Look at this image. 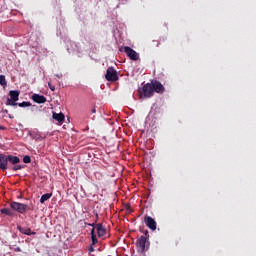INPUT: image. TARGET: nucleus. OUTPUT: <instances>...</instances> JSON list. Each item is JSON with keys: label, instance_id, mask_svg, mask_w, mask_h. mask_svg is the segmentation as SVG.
<instances>
[{"label": "nucleus", "instance_id": "14", "mask_svg": "<svg viewBox=\"0 0 256 256\" xmlns=\"http://www.w3.org/2000/svg\"><path fill=\"white\" fill-rule=\"evenodd\" d=\"M10 99L13 101H19V91L17 90H11L9 92Z\"/></svg>", "mask_w": 256, "mask_h": 256}, {"label": "nucleus", "instance_id": "31", "mask_svg": "<svg viewBox=\"0 0 256 256\" xmlns=\"http://www.w3.org/2000/svg\"><path fill=\"white\" fill-rule=\"evenodd\" d=\"M92 113H97V109L93 108Z\"/></svg>", "mask_w": 256, "mask_h": 256}, {"label": "nucleus", "instance_id": "23", "mask_svg": "<svg viewBox=\"0 0 256 256\" xmlns=\"http://www.w3.org/2000/svg\"><path fill=\"white\" fill-rule=\"evenodd\" d=\"M91 240H92V245H97V243H99V240H97V235L91 236Z\"/></svg>", "mask_w": 256, "mask_h": 256}, {"label": "nucleus", "instance_id": "4", "mask_svg": "<svg viewBox=\"0 0 256 256\" xmlns=\"http://www.w3.org/2000/svg\"><path fill=\"white\" fill-rule=\"evenodd\" d=\"M106 81H110L111 83H115V81H119V76L117 75V70L113 67H108L105 74Z\"/></svg>", "mask_w": 256, "mask_h": 256}, {"label": "nucleus", "instance_id": "3", "mask_svg": "<svg viewBox=\"0 0 256 256\" xmlns=\"http://www.w3.org/2000/svg\"><path fill=\"white\" fill-rule=\"evenodd\" d=\"M141 97H144L145 99H149L155 95V92L153 90V85L151 83H147L142 87V91L140 92Z\"/></svg>", "mask_w": 256, "mask_h": 256}, {"label": "nucleus", "instance_id": "1", "mask_svg": "<svg viewBox=\"0 0 256 256\" xmlns=\"http://www.w3.org/2000/svg\"><path fill=\"white\" fill-rule=\"evenodd\" d=\"M149 245V231H145L144 235L136 241V249L138 253H145L147 251V246Z\"/></svg>", "mask_w": 256, "mask_h": 256}, {"label": "nucleus", "instance_id": "15", "mask_svg": "<svg viewBox=\"0 0 256 256\" xmlns=\"http://www.w3.org/2000/svg\"><path fill=\"white\" fill-rule=\"evenodd\" d=\"M51 197H53V194L52 193H46V194H43L40 198V203H45V201H49V199H51Z\"/></svg>", "mask_w": 256, "mask_h": 256}, {"label": "nucleus", "instance_id": "33", "mask_svg": "<svg viewBox=\"0 0 256 256\" xmlns=\"http://www.w3.org/2000/svg\"><path fill=\"white\" fill-rule=\"evenodd\" d=\"M0 129H5L3 126L0 125Z\"/></svg>", "mask_w": 256, "mask_h": 256}, {"label": "nucleus", "instance_id": "7", "mask_svg": "<svg viewBox=\"0 0 256 256\" xmlns=\"http://www.w3.org/2000/svg\"><path fill=\"white\" fill-rule=\"evenodd\" d=\"M144 223L149 229H151V231H155L157 229V222L151 216H145Z\"/></svg>", "mask_w": 256, "mask_h": 256}, {"label": "nucleus", "instance_id": "13", "mask_svg": "<svg viewBox=\"0 0 256 256\" xmlns=\"http://www.w3.org/2000/svg\"><path fill=\"white\" fill-rule=\"evenodd\" d=\"M0 213H2V215H8V217H13V215H15V212H13L11 208H2Z\"/></svg>", "mask_w": 256, "mask_h": 256}, {"label": "nucleus", "instance_id": "19", "mask_svg": "<svg viewBox=\"0 0 256 256\" xmlns=\"http://www.w3.org/2000/svg\"><path fill=\"white\" fill-rule=\"evenodd\" d=\"M0 85H2V87H6L7 80L5 79V75H0Z\"/></svg>", "mask_w": 256, "mask_h": 256}, {"label": "nucleus", "instance_id": "30", "mask_svg": "<svg viewBox=\"0 0 256 256\" xmlns=\"http://www.w3.org/2000/svg\"><path fill=\"white\" fill-rule=\"evenodd\" d=\"M56 77L58 78V79H61L62 77H63V74H56Z\"/></svg>", "mask_w": 256, "mask_h": 256}, {"label": "nucleus", "instance_id": "10", "mask_svg": "<svg viewBox=\"0 0 256 256\" xmlns=\"http://www.w3.org/2000/svg\"><path fill=\"white\" fill-rule=\"evenodd\" d=\"M96 230L98 237H105L107 235V229L101 223L96 224Z\"/></svg>", "mask_w": 256, "mask_h": 256}, {"label": "nucleus", "instance_id": "28", "mask_svg": "<svg viewBox=\"0 0 256 256\" xmlns=\"http://www.w3.org/2000/svg\"><path fill=\"white\" fill-rule=\"evenodd\" d=\"M94 236H96L95 235V228H92V230H91V237H94Z\"/></svg>", "mask_w": 256, "mask_h": 256}, {"label": "nucleus", "instance_id": "29", "mask_svg": "<svg viewBox=\"0 0 256 256\" xmlns=\"http://www.w3.org/2000/svg\"><path fill=\"white\" fill-rule=\"evenodd\" d=\"M93 251H95V248H93V246H90V247H89V252H90V253H93Z\"/></svg>", "mask_w": 256, "mask_h": 256}, {"label": "nucleus", "instance_id": "32", "mask_svg": "<svg viewBox=\"0 0 256 256\" xmlns=\"http://www.w3.org/2000/svg\"><path fill=\"white\" fill-rule=\"evenodd\" d=\"M17 251H19V252H20V251H21V248H19V247H18V248H17Z\"/></svg>", "mask_w": 256, "mask_h": 256}, {"label": "nucleus", "instance_id": "22", "mask_svg": "<svg viewBox=\"0 0 256 256\" xmlns=\"http://www.w3.org/2000/svg\"><path fill=\"white\" fill-rule=\"evenodd\" d=\"M23 163H31V156H29V155L24 156Z\"/></svg>", "mask_w": 256, "mask_h": 256}, {"label": "nucleus", "instance_id": "8", "mask_svg": "<svg viewBox=\"0 0 256 256\" xmlns=\"http://www.w3.org/2000/svg\"><path fill=\"white\" fill-rule=\"evenodd\" d=\"M0 169L2 171H7V169H11V165H9L7 155L0 154Z\"/></svg>", "mask_w": 256, "mask_h": 256}, {"label": "nucleus", "instance_id": "2", "mask_svg": "<svg viewBox=\"0 0 256 256\" xmlns=\"http://www.w3.org/2000/svg\"><path fill=\"white\" fill-rule=\"evenodd\" d=\"M10 207L13 211H17V213H20L21 215H25L27 211H33L34 209L33 205H27L19 202H11Z\"/></svg>", "mask_w": 256, "mask_h": 256}, {"label": "nucleus", "instance_id": "17", "mask_svg": "<svg viewBox=\"0 0 256 256\" xmlns=\"http://www.w3.org/2000/svg\"><path fill=\"white\" fill-rule=\"evenodd\" d=\"M15 166H10V169L12 171H21V169H23V165L21 164H14Z\"/></svg>", "mask_w": 256, "mask_h": 256}, {"label": "nucleus", "instance_id": "11", "mask_svg": "<svg viewBox=\"0 0 256 256\" xmlns=\"http://www.w3.org/2000/svg\"><path fill=\"white\" fill-rule=\"evenodd\" d=\"M7 159H8V163H10L11 165H18V163H21V159L17 156H13V155H6Z\"/></svg>", "mask_w": 256, "mask_h": 256}, {"label": "nucleus", "instance_id": "6", "mask_svg": "<svg viewBox=\"0 0 256 256\" xmlns=\"http://www.w3.org/2000/svg\"><path fill=\"white\" fill-rule=\"evenodd\" d=\"M150 84L152 85V89L154 93H159V94L165 93V86H163L161 82L157 80H152Z\"/></svg>", "mask_w": 256, "mask_h": 256}, {"label": "nucleus", "instance_id": "18", "mask_svg": "<svg viewBox=\"0 0 256 256\" xmlns=\"http://www.w3.org/2000/svg\"><path fill=\"white\" fill-rule=\"evenodd\" d=\"M6 105H10L11 107H15L18 105L17 100H12L10 98L7 99Z\"/></svg>", "mask_w": 256, "mask_h": 256}, {"label": "nucleus", "instance_id": "20", "mask_svg": "<svg viewBox=\"0 0 256 256\" xmlns=\"http://www.w3.org/2000/svg\"><path fill=\"white\" fill-rule=\"evenodd\" d=\"M18 107H31V102H21L17 104Z\"/></svg>", "mask_w": 256, "mask_h": 256}, {"label": "nucleus", "instance_id": "16", "mask_svg": "<svg viewBox=\"0 0 256 256\" xmlns=\"http://www.w3.org/2000/svg\"><path fill=\"white\" fill-rule=\"evenodd\" d=\"M18 231L20 233H23V235H31V229L30 228H23L21 226H17Z\"/></svg>", "mask_w": 256, "mask_h": 256}, {"label": "nucleus", "instance_id": "12", "mask_svg": "<svg viewBox=\"0 0 256 256\" xmlns=\"http://www.w3.org/2000/svg\"><path fill=\"white\" fill-rule=\"evenodd\" d=\"M53 119H55V121H58V123H63V121H65V114L63 113H53L52 115Z\"/></svg>", "mask_w": 256, "mask_h": 256}, {"label": "nucleus", "instance_id": "21", "mask_svg": "<svg viewBox=\"0 0 256 256\" xmlns=\"http://www.w3.org/2000/svg\"><path fill=\"white\" fill-rule=\"evenodd\" d=\"M95 217H96V220H95V222L94 223H85V225H88V227H95V223H97V219H99V214H95Z\"/></svg>", "mask_w": 256, "mask_h": 256}, {"label": "nucleus", "instance_id": "9", "mask_svg": "<svg viewBox=\"0 0 256 256\" xmlns=\"http://www.w3.org/2000/svg\"><path fill=\"white\" fill-rule=\"evenodd\" d=\"M32 100L34 101V103H38L39 105H41L43 103H47V98H45V96L39 95V94H33Z\"/></svg>", "mask_w": 256, "mask_h": 256}, {"label": "nucleus", "instance_id": "5", "mask_svg": "<svg viewBox=\"0 0 256 256\" xmlns=\"http://www.w3.org/2000/svg\"><path fill=\"white\" fill-rule=\"evenodd\" d=\"M124 53H126L127 57H129L131 61H139V53H137L133 48L125 46Z\"/></svg>", "mask_w": 256, "mask_h": 256}, {"label": "nucleus", "instance_id": "26", "mask_svg": "<svg viewBox=\"0 0 256 256\" xmlns=\"http://www.w3.org/2000/svg\"><path fill=\"white\" fill-rule=\"evenodd\" d=\"M95 177H96V179H99V181H101V179H102V175H101V173H99V172H96L95 173Z\"/></svg>", "mask_w": 256, "mask_h": 256}, {"label": "nucleus", "instance_id": "25", "mask_svg": "<svg viewBox=\"0 0 256 256\" xmlns=\"http://www.w3.org/2000/svg\"><path fill=\"white\" fill-rule=\"evenodd\" d=\"M125 209H126L129 213H133V210L131 209V204H126V205H125Z\"/></svg>", "mask_w": 256, "mask_h": 256}, {"label": "nucleus", "instance_id": "27", "mask_svg": "<svg viewBox=\"0 0 256 256\" xmlns=\"http://www.w3.org/2000/svg\"><path fill=\"white\" fill-rule=\"evenodd\" d=\"M48 87L51 91H55V85L51 84V82L48 83Z\"/></svg>", "mask_w": 256, "mask_h": 256}, {"label": "nucleus", "instance_id": "24", "mask_svg": "<svg viewBox=\"0 0 256 256\" xmlns=\"http://www.w3.org/2000/svg\"><path fill=\"white\" fill-rule=\"evenodd\" d=\"M31 137L34 138L36 141H38V139H41V135H39V134L32 133Z\"/></svg>", "mask_w": 256, "mask_h": 256}]
</instances>
